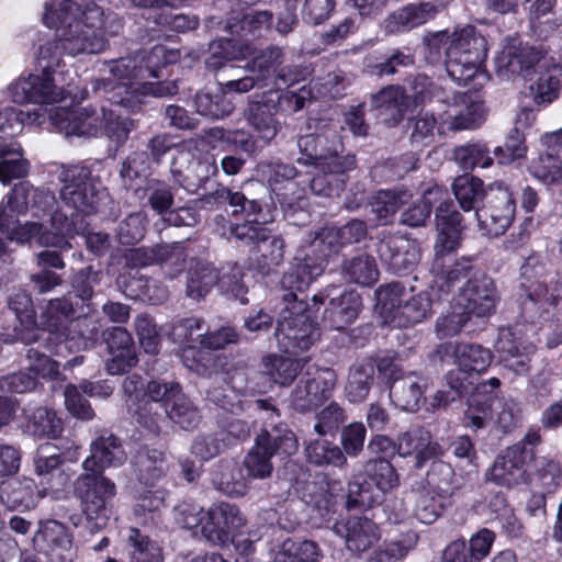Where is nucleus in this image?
I'll return each instance as SVG.
<instances>
[{"label": "nucleus", "instance_id": "f257e3e1", "mask_svg": "<svg viewBox=\"0 0 562 562\" xmlns=\"http://www.w3.org/2000/svg\"><path fill=\"white\" fill-rule=\"evenodd\" d=\"M42 19L45 25L56 29L64 50L71 56L99 54L106 47L105 38L97 33L103 11L93 1H47Z\"/></svg>", "mask_w": 562, "mask_h": 562}, {"label": "nucleus", "instance_id": "f03ea898", "mask_svg": "<svg viewBox=\"0 0 562 562\" xmlns=\"http://www.w3.org/2000/svg\"><path fill=\"white\" fill-rule=\"evenodd\" d=\"M178 54L157 45L149 52L139 50L133 55L121 57L106 63L110 77L103 80V90L112 105L127 112H136L142 108L139 99L145 80L159 78L160 66L173 63Z\"/></svg>", "mask_w": 562, "mask_h": 562}, {"label": "nucleus", "instance_id": "7ed1b4c3", "mask_svg": "<svg viewBox=\"0 0 562 562\" xmlns=\"http://www.w3.org/2000/svg\"><path fill=\"white\" fill-rule=\"evenodd\" d=\"M256 405L269 416L265 428L256 437L255 446L246 454L243 465L248 477L265 480L273 471L271 458L277 453L291 456L297 449V440L284 424L274 423L279 412L268 400H257Z\"/></svg>", "mask_w": 562, "mask_h": 562}, {"label": "nucleus", "instance_id": "20e7f679", "mask_svg": "<svg viewBox=\"0 0 562 562\" xmlns=\"http://www.w3.org/2000/svg\"><path fill=\"white\" fill-rule=\"evenodd\" d=\"M487 57V41L468 25L451 34L450 44L446 48V70L449 77L460 86L474 79H486L483 70Z\"/></svg>", "mask_w": 562, "mask_h": 562}, {"label": "nucleus", "instance_id": "39448f33", "mask_svg": "<svg viewBox=\"0 0 562 562\" xmlns=\"http://www.w3.org/2000/svg\"><path fill=\"white\" fill-rule=\"evenodd\" d=\"M273 218L270 210L263 211L260 207L244 223L231 227L233 237L246 244L256 245L250 259L262 274L270 273L284 260L285 243L283 238L272 235L271 231L266 227Z\"/></svg>", "mask_w": 562, "mask_h": 562}, {"label": "nucleus", "instance_id": "423d86ee", "mask_svg": "<svg viewBox=\"0 0 562 562\" xmlns=\"http://www.w3.org/2000/svg\"><path fill=\"white\" fill-rule=\"evenodd\" d=\"M274 336L279 349L292 356L308 350L318 341L321 331L312 319L308 304L295 303L294 306L282 307L277 318Z\"/></svg>", "mask_w": 562, "mask_h": 562}, {"label": "nucleus", "instance_id": "0eeeda50", "mask_svg": "<svg viewBox=\"0 0 562 562\" xmlns=\"http://www.w3.org/2000/svg\"><path fill=\"white\" fill-rule=\"evenodd\" d=\"M363 473L369 481H361L360 475H355L348 484L346 507L349 510L368 508L376 502L372 486L381 492H387L398 485V474L386 458L369 459L363 465Z\"/></svg>", "mask_w": 562, "mask_h": 562}, {"label": "nucleus", "instance_id": "6e6552de", "mask_svg": "<svg viewBox=\"0 0 562 562\" xmlns=\"http://www.w3.org/2000/svg\"><path fill=\"white\" fill-rule=\"evenodd\" d=\"M75 493L81 501L87 520L97 530L106 526L111 515V502L116 485L109 477L98 473H82L75 481Z\"/></svg>", "mask_w": 562, "mask_h": 562}, {"label": "nucleus", "instance_id": "1a4fd4ad", "mask_svg": "<svg viewBox=\"0 0 562 562\" xmlns=\"http://www.w3.org/2000/svg\"><path fill=\"white\" fill-rule=\"evenodd\" d=\"M60 181L59 199L71 215L85 217L98 211L101 192L89 168L70 166L61 171Z\"/></svg>", "mask_w": 562, "mask_h": 562}, {"label": "nucleus", "instance_id": "9d476101", "mask_svg": "<svg viewBox=\"0 0 562 562\" xmlns=\"http://www.w3.org/2000/svg\"><path fill=\"white\" fill-rule=\"evenodd\" d=\"M515 210V200L508 188L501 182L491 184L483 205L475 212L479 229L490 237L503 235L514 220Z\"/></svg>", "mask_w": 562, "mask_h": 562}, {"label": "nucleus", "instance_id": "9b49d317", "mask_svg": "<svg viewBox=\"0 0 562 562\" xmlns=\"http://www.w3.org/2000/svg\"><path fill=\"white\" fill-rule=\"evenodd\" d=\"M285 58L284 49L277 45H269L257 52L252 59L245 64L244 77L225 82L226 91L246 93L252 89H263L272 79L277 80V72Z\"/></svg>", "mask_w": 562, "mask_h": 562}, {"label": "nucleus", "instance_id": "f8f14e48", "mask_svg": "<svg viewBox=\"0 0 562 562\" xmlns=\"http://www.w3.org/2000/svg\"><path fill=\"white\" fill-rule=\"evenodd\" d=\"M547 57L541 49L517 40L507 41L495 57L496 72L504 79L528 78L541 67H546Z\"/></svg>", "mask_w": 562, "mask_h": 562}, {"label": "nucleus", "instance_id": "ddd939ff", "mask_svg": "<svg viewBox=\"0 0 562 562\" xmlns=\"http://www.w3.org/2000/svg\"><path fill=\"white\" fill-rule=\"evenodd\" d=\"M80 215H71L63 211H55L50 215V225L54 232L47 231L43 224L30 222L16 227L10 235L11 240L21 244L36 240L40 245L46 247L67 248L69 245L64 239V234H79L81 227L77 228L76 217Z\"/></svg>", "mask_w": 562, "mask_h": 562}, {"label": "nucleus", "instance_id": "4468645a", "mask_svg": "<svg viewBox=\"0 0 562 562\" xmlns=\"http://www.w3.org/2000/svg\"><path fill=\"white\" fill-rule=\"evenodd\" d=\"M535 456L531 448L514 445L498 454L485 473V481L507 488L527 481L526 464Z\"/></svg>", "mask_w": 562, "mask_h": 562}, {"label": "nucleus", "instance_id": "2eb2a0df", "mask_svg": "<svg viewBox=\"0 0 562 562\" xmlns=\"http://www.w3.org/2000/svg\"><path fill=\"white\" fill-rule=\"evenodd\" d=\"M495 350L498 352L504 368L515 375H526L531 368V356L536 346L528 341L520 330L513 327L501 328L495 342Z\"/></svg>", "mask_w": 562, "mask_h": 562}, {"label": "nucleus", "instance_id": "dca6fc26", "mask_svg": "<svg viewBox=\"0 0 562 562\" xmlns=\"http://www.w3.org/2000/svg\"><path fill=\"white\" fill-rule=\"evenodd\" d=\"M324 271V258L313 259L308 255L291 267L280 281L283 307L295 303H307L304 292L310 284Z\"/></svg>", "mask_w": 562, "mask_h": 562}, {"label": "nucleus", "instance_id": "f3484780", "mask_svg": "<svg viewBox=\"0 0 562 562\" xmlns=\"http://www.w3.org/2000/svg\"><path fill=\"white\" fill-rule=\"evenodd\" d=\"M7 93L16 104H48L64 98L63 90L57 88L53 78L44 72L18 78L8 86Z\"/></svg>", "mask_w": 562, "mask_h": 562}, {"label": "nucleus", "instance_id": "a211bd4d", "mask_svg": "<svg viewBox=\"0 0 562 562\" xmlns=\"http://www.w3.org/2000/svg\"><path fill=\"white\" fill-rule=\"evenodd\" d=\"M382 265L394 274L412 271L420 260V249L415 240L400 235L383 236L376 245Z\"/></svg>", "mask_w": 562, "mask_h": 562}, {"label": "nucleus", "instance_id": "6ab92c4d", "mask_svg": "<svg viewBox=\"0 0 562 562\" xmlns=\"http://www.w3.org/2000/svg\"><path fill=\"white\" fill-rule=\"evenodd\" d=\"M497 301L494 281L486 274H475L461 288L457 302L471 317L485 318L493 314Z\"/></svg>", "mask_w": 562, "mask_h": 562}, {"label": "nucleus", "instance_id": "aec40b11", "mask_svg": "<svg viewBox=\"0 0 562 562\" xmlns=\"http://www.w3.org/2000/svg\"><path fill=\"white\" fill-rule=\"evenodd\" d=\"M49 121L66 136H97L102 131V113L93 108H57L49 113Z\"/></svg>", "mask_w": 562, "mask_h": 562}, {"label": "nucleus", "instance_id": "412c9836", "mask_svg": "<svg viewBox=\"0 0 562 562\" xmlns=\"http://www.w3.org/2000/svg\"><path fill=\"white\" fill-rule=\"evenodd\" d=\"M333 531L344 539L348 551L361 554L381 539V530L376 522L366 516H351L334 524Z\"/></svg>", "mask_w": 562, "mask_h": 562}, {"label": "nucleus", "instance_id": "4be33fe9", "mask_svg": "<svg viewBox=\"0 0 562 562\" xmlns=\"http://www.w3.org/2000/svg\"><path fill=\"white\" fill-rule=\"evenodd\" d=\"M246 520L236 505L218 503L207 512V520L202 527V532L213 544L227 543L237 529L245 525Z\"/></svg>", "mask_w": 562, "mask_h": 562}, {"label": "nucleus", "instance_id": "5701e85b", "mask_svg": "<svg viewBox=\"0 0 562 562\" xmlns=\"http://www.w3.org/2000/svg\"><path fill=\"white\" fill-rule=\"evenodd\" d=\"M45 119V110L40 106L31 111H18L5 108L0 111V158L20 155L21 146L13 138L21 133L24 123L41 125Z\"/></svg>", "mask_w": 562, "mask_h": 562}, {"label": "nucleus", "instance_id": "b1692460", "mask_svg": "<svg viewBox=\"0 0 562 562\" xmlns=\"http://www.w3.org/2000/svg\"><path fill=\"white\" fill-rule=\"evenodd\" d=\"M127 460L121 440L113 434L103 431L90 443V454L82 462L87 473L103 474L108 468L121 467Z\"/></svg>", "mask_w": 562, "mask_h": 562}, {"label": "nucleus", "instance_id": "393cba45", "mask_svg": "<svg viewBox=\"0 0 562 562\" xmlns=\"http://www.w3.org/2000/svg\"><path fill=\"white\" fill-rule=\"evenodd\" d=\"M277 112L278 101L274 100L270 91L250 100L245 110L248 124L266 143L273 139L280 130V124L276 119Z\"/></svg>", "mask_w": 562, "mask_h": 562}, {"label": "nucleus", "instance_id": "a878e982", "mask_svg": "<svg viewBox=\"0 0 562 562\" xmlns=\"http://www.w3.org/2000/svg\"><path fill=\"white\" fill-rule=\"evenodd\" d=\"M463 217L450 201L441 202L435 213L438 232L435 244L436 251H456L461 243Z\"/></svg>", "mask_w": 562, "mask_h": 562}, {"label": "nucleus", "instance_id": "bb28decb", "mask_svg": "<svg viewBox=\"0 0 562 562\" xmlns=\"http://www.w3.org/2000/svg\"><path fill=\"white\" fill-rule=\"evenodd\" d=\"M356 167L355 158H340L333 166H316V175L310 181V189L315 195L336 196L344 190L348 171Z\"/></svg>", "mask_w": 562, "mask_h": 562}, {"label": "nucleus", "instance_id": "cd10ccee", "mask_svg": "<svg viewBox=\"0 0 562 562\" xmlns=\"http://www.w3.org/2000/svg\"><path fill=\"white\" fill-rule=\"evenodd\" d=\"M412 103L411 97L400 86H389L372 95V106L378 116L390 127L398 125Z\"/></svg>", "mask_w": 562, "mask_h": 562}, {"label": "nucleus", "instance_id": "c85d7f7f", "mask_svg": "<svg viewBox=\"0 0 562 562\" xmlns=\"http://www.w3.org/2000/svg\"><path fill=\"white\" fill-rule=\"evenodd\" d=\"M397 453L402 457L415 453L416 467L422 468L428 459L441 456L443 449L438 442L432 441L428 430L416 426L409 428L398 437Z\"/></svg>", "mask_w": 562, "mask_h": 562}, {"label": "nucleus", "instance_id": "c756f323", "mask_svg": "<svg viewBox=\"0 0 562 562\" xmlns=\"http://www.w3.org/2000/svg\"><path fill=\"white\" fill-rule=\"evenodd\" d=\"M437 352L439 355L453 353L456 363L464 372H474L481 374L491 366L493 355L490 349L477 345L468 342H446L438 346Z\"/></svg>", "mask_w": 562, "mask_h": 562}, {"label": "nucleus", "instance_id": "7c9ffc66", "mask_svg": "<svg viewBox=\"0 0 562 562\" xmlns=\"http://www.w3.org/2000/svg\"><path fill=\"white\" fill-rule=\"evenodd\" d=\"M437 14V9L430 2L409 3L402 7L383 21V29L387 34H398L411 31Z\"/></svg>", "mask_w": 562, "mask_h": 562}, {"label": "nucleus", "instance_id": "2f4dec72", "mask_svg": "<svg viewBox=\"0 0 562 562\" xmlns=\"http://www.w3.org/2000/svg\"><path fill=\"white\" fill-rule=\"evenodd\" d=\"M439 128L449 131H462L475 128L484 120L483 104L480 102L468 101L460 97L453 104H449L440 115Z\"/></svg>", "mask_w": 562, "mask_h": 562}, {"label": "nucleus", "instance_id": "473e14b6", "mask_svg": "<svg viewBox=\"0 0 562 562\" xmlns=\"http://www.w3.org/2000/svg\"><path fill=\"white\" fill-rule=\"evenodd\" d=\"M361 306V297L356 291H345L330 300L325 308L323 322L330 329H344L356 321Z\"/></svg>", "mask_w": 562, "mask_h": 562}, {"label": "nucleus", "instance_id": "72a5a7b5", "mask_svg": "<svg viewBox=\"0 0 562 562\" xmlns=\"http://www.w3.org/2000/svg\"><path fill=\"white\" fill-rule=\"evenodd\" d=\"M426 380L415 372H409L392 382L390 397L401 409L415 412L423 401Z\"/></svg>", "mask_w": 562, "mask_h": 562}, {"label": "nucleus", "instance_id": "f704fd0d", "mask_svg": "<svg viewBox=\"0 0 562 562\" xmlns=\"http://www.w3.org/2000/svg\"><path fill=\"white\" fill-rule=\"evenodd\" d=\"M200 202L210 207H221L227 204L232 209L233 215L241 214L245 220H248L261 207L257 200H249L244 193L232 191L224 186H217L215 190L204 194Z\"/></svg>", "mask_w": 562, "mask_h": 562}, {"label": "nucleus", "instance_id": "c9c22d12", "mask_svg": "<svg viewBox=\"0 0 562 562\" xmlns=\"http://www.w3.org/2000/svg\"><path fill=\"white\" fill-rule=\"evenodd\" d=\"M133 464L138 481L149 486L164 479L169 470L165 452L147 447L137 451Z\"/></svg>", "mask_w": 562, "mask_h": 562}, {"label": "nucleus", "instance_id": "e433bc0d", "mask_svg": "<svg viewBox=\"0 0 562 562\" xmlns=\"http://www.w3.org/2000/svg\"><path fill=\"white\" fill-rule=\"evenodd\" d=\"M33 543L45 554L56 550L67 551L71 548L72 536L64 524L55 519H47L38 522Z\"/></svg>", "mask_w": 562, "mask_h": 562}, {"label": "nucleus", "instance_id": "4c0bfd02", "mask_svg": "<svg viewBox=\"0 0 562 562\" xmlns=\"http://www.w3.org/2000/svg\"><path fill=\"white\" fill-rule=\"evenodd\" d=\"M220 283V272L210 262L192 260L187 274L186 294L192 300H201Z\"/></svg>", "mask_w": 562, "mask_h": 562}, {"label": "nucleus", "instance_id": "58836bf2", "mask_svg": "<svg viewBox=\"0 0 562 562\" xmlns=\"http://www.w3.org/2000/svg\"><path fill=\"white\" fill-rule=\"evenodd\" d=\"M0 503L10 510L31 509L36 504V486L30 479L0 482Z\"/></svg>", "mask_w": 562, "mask_h": 562}, {"label": "nucleus", "instance_id": "ea45409f", "mask_svg": "<svg viewBox=\"0 0 562 562\" xmlns=\"http://www.w3.org/2000/svg\"><path fill=\"white\" fill-rule=\"evenodd\" d=\"M375 367L371 359L357 361L349 369L346 396L351 403L363 402L373 385Z\"/></svg>", "mask_w": 562, "mask_h": 562}, {"label": "nucleus", "instance_id": "a19ab883", "mask_svg": "<svg viewBox=\"0 0 562 562\" xmlns=\"http://www.w3.org/2000/svg\"><path fill=\"white\" fill-rule=\"evenodd\" d=\"M102 329V323L92 314L72 319L65 328V339L70 348L89 349L94 346Z\"/></svg>", "mask_w": 562, "mask_h": 562}, {"label": "nucleus", "instance_id": "79ce46f5", "mask_svg": "<svg viewBox=\"0 0 562 562\" xmlns=\"http://www.w3.org/2000/svg\"><path fill=\"white\" fill-rule=\"evenodd\" d=\"M305 456L308 463L315 467H334L342 470L348 465L340 446L324 438L310 440L305 446Z\"/></svg>", "mask_w": 562, "mask_h": 562}, {"label": "nucleus", "instance_id": "37998d69", "mask_svg": "<svg viewBox=\"0 0 562 562\" xmlns=\"http://www.w3.org/2000/svg\"><path fill=\"white\" fill-rule=\"evenodd\" d=\"M44 335L45 333H42L41 336L34 335L32 337L30 342L36 344V346H31L27 349L26 360L29 362V370L33 373L32 375L52 380L59 374V364L41 349L42 345H45L46 350H52V346L47 345L50 340L49 334L47 337H44Z\"/></svg>", "mask_w": 562, "mask_h": 562}, {"label": "nucleus", "instance_id": "c03bdc74", "mask_svg": "<svg viewBox=\"0 0 562 562\" xmlns=\"http://www.w3.org/2000/svg\"><path fill=\"white\" fill-rule=\"evenodd\" d=\"M431 315V297L427 291L411 294L391 319L398 327L422 323Z\"/></svg>", "mask_w": 562, "mask_h": 562}, {"label": "nucleus", "instance_id": "a18cd8bd", "mask_svg": "<svg viewBox=\"0 0 562 562\" xmlns=\"http://www.w3.org/2000/svg\"><path fill=\"white\" fill-rule=\"evenodd\" d=\"M211 483L215 490L231 497H241L247 492V485L240 472L229 461L222 460L213 467Z\"/></svg>", "mask_w": 562, "mask_h": 562}, {"label": "nucleus", "instance_id": "49530a36", "mask_svg": "<svg viewBox=\"0 0 562 562\" xmlns=\"http://www.w3.org/2000/svg\"><path fill=\"white\" fill-rule=\"evenodd\" d=\"M341 276L347 282L371 286L379 279V270L372 256L360 254L344 260Z\"/></svg>", "mask_w": 562, "mask_h": 562}, {"label": "nucleus", "instance_id": "de8ad7c7", "mask_svg": "<svg viewBox=\"0 0 562 562\" xmlns=\"http://www.w3.org/2000/svg\"><path fill=\"white\" fill-rule=\"evenodd\" d=\"M25 431L38 438H58L63 430V423L56 413L47 407H36L25 412Z\"/></svg>", "mask_w": 562, "mask_h": 562}, {"label": "nucleus", "instance_id": "09e8293b", "mask_svg": "<svg viewBox=\"0 0 562 562\" xmlns=\"http://www.w3.org/2000/svg\"><path fill=\"white\" fill-rule=\"evenodd\" d=\"M537 80L530 85V93L536 104L546 105L553 102L560 92L561 68L558 65H550L547 60L546 67L538 69Z\"/></svg>", "mask_w": 562, "mask_h": 562}, {"label": "nucleus", "instance_id": "8fccbe9b", "mask_svg": "<svg viewBox=\"0 0 562 562\" xmlns=\"http://www.w3.org/2000/svg\"><path fill=\"white\" fill-rule=\"evenodd\" d=\"M452 191L464 212L479 209L477 203L485 201L487 189L480 178L470 175L457 177L452 182Z\"/></svg>", "mask_w": 562, "mask_h": 562}, {"label": "nucleus", "instance_id": "3c124183", "mask_svg": "<svg viewBox=\"0 0 562 562\" xmlns=\"http://www.w3.org/2000/svg\"><path fill=\"white\" fill-rule=\"evenodd\" d=\"M302 368L301 360L290 357L269 355L262 359L263 373L280 385H290Z\"/></svg>", "mask_w": 562, "mask_h": 562}, {"label": "nucleus", "instance_id": "603ef678", "mask_svg": "<svg viewBox=\"0 0 562 562\" xmlns=\"http://www.w3.org/2000/svg\"><path fill=\"white\" fill-rule=\"evenodd\" d=\"M167 416L182 429L195 428L201 422V415L195 404L180 389L165 408Z\"/></svg>", "mask_w": 562, "mask_h": 562}, {"label": "nucleus", "instance_id": "864d4df0", "mask_svg": "<svg viewBox=\"0 0 562 562\" xmlns=\"http://www.w3.org/2000/svg\"><path fill=\"white\" fill-rule=\"evenodd\" d=\"M454 251H436L432 261V270L451 286L462 278L468 277L472 269L469 258L456 260L452 257Z\"/></svg>", "mask_w": 562, "mask_h": 562}, {"label": "nucleus", "instance_id": "5fc2aeb1", "mask_svg": "<svg viewBox=\"0 0 562 562\" xmlns=\"http://www.w3.org/2000/svg\"><path fill=\"white\" fill-rule=\"evenodd\" d=\"M445 194V191L434 186L427 189L420 201L411 205L401 214V223L409 227L424 226L429 218L432 205L439 202Z\"/></svg>", "mask_w": 562, "mask_h": 562}, {"label": "nucleus", "instance_id": "6e6d98bb", "mask_svg": "<svg viewBox=\"0 0 562 562\" xmlns=\"http://www.w3.org/2000/svg\"><path fill=\"white\" fill-rule=\"evenodd\" d=\"M427 484L440 498H449L461 488L452 467L443 461L431 463L427 472Z\"/></svg>", "mask_w": 562, "mask_h": 562}, {"label": "nucleus", "instance_id": "4d7b16f0", "mask_svg": "<svg viewBox=\"0 0 562 562\" xmlns=\"http://www.w3.org/2000/svg\"><path fill=\"white\" fill-rule=\"evenodd\" d=\"M127 542L130 562H164L160 547L139 529H130Z\"/></svg>", "mask_w": 562, "mask_h": 562}, {"label": "nucleus", "instance_id": "13d9d810", "mask_svg": "<svg viewBox=\"0 0 562 562\" xmlns=\"http://www.w3.org/2000/svg\"><path fill=\"white\" fill-rule=\"evenodd\" d=\"M224 83L220 82L221 91L215 94L198 93L195 95V109L199 114L211 119H222L233 112L234 104L226 97V93L231 91L224 89Z\"/></svg>", "mask_w": 562, "mask_h": 562}, {"label": "nucleus", "instance_id": "bf43d9fd", "mask_svg": "<svg viewBox=\"0 0 562 562\" xmlns=\"http://www.w3.org/2000/svg\"><path fill=\"white\" fill-rule=\"evenodd\" d=\"M319 548L316 542L286 539L276 552L273 562H317Z\"/></svg>", "mask_w": 562, "mask_h": 562}, {"label": "nucleus", "instance_id": "052dcab7", "mask_svg": "<svg viewBox=\"0 0 562 562\" xmlns=\"http://www.w3.org/2000/svg\"><path fill=\"white\" fill-rule=\"evenodd\" d=\"M257 173L269 184L274 194L282 190L278 188L280 184L293 183L292 180L297 176V170L293 165L280 160H263L257 165Z\"/></svg>", "mask_w": 562, "mask_h": 562}, {"label": "nucleus", "instance_id": "680f3d73", "mask_svg": "<svg viewBox=\"0 0 562 562\" xmlns=\"http://www.w3.org/2000/svg\"><path fill=\"white\" fill-rule=\"evenodd\" d=\"M188 257L184 243L157 245V263L165 268L170 279L177 278L183 271Z\"/></svg>", "mask_w": 562, "mask_h": 562}, {"label": "nucleus", "instance_id": "e2e57ef3", "mask_svg": "<svg viewBox=\"0 0 562 562\" xmlns=\"http://www.w3.org/2000/svg\"><path fill=\"white\" fill-rule=\"evenodd\" d=\"M453 159L465 171L476 167L488 168L493 164L487 146L481 143L467 144L454 148Z\"/></svg>", "mask_w": 562, "mask_h": 562}, {"label": "nucleus", "instance_id": "0e129e2a", "mask_svg": "<svg viewBox=\"0 0 562 562\" xmlns=\"http://www.w3.org/2000/svg\"><path fill=\"white\" fill-rule=\"evenodd\" d=\"M302 379L315 393V397L319 400L321 405L331 396L337 383V374L330 368H314V370L310 368L303 373Z\"/></svg>", "mask_w": 562, "mask_h": 562}, {"label": "nucleus", "instance_id": "69168bd1", "mask_svg": "<svg viewBox=\"0 0 562 562\" xmlns=\"http://www.w3.org/2000/svg\"><path fill=\"white\" fill-rule=\"evenodd\" d=\"M529 169L535 178L546 184L562 182V158L550 150L539 154Z\"/></svg>", "mask_w": 562, "mask_h": 562}, {"label": "nucleus", "instance_id": "338daca9", "mask_svg": "<svg viewBox=\"0 0 562 562\" xmlns=\"http://www.w3.org/2000/svg\"><path fill=\"white\" fill-rule=\"evenodd\" d=\"M102 125L104 135L117 147L125 144L131 132L135 128L134 120L104 109H102Z\"/></svg>", "mask_w": 562, "mask_h": 562}, {"label": "nucleus", "instance_id": "774afa93", "mask_svg": "<svg viewBox=\"0 0 562 562\" xmlns=\"http://www.w3.org/2000/svg\"><path fill=\"white\" fill-rule=\"evenodd\" d=\"M432 491H420L415 495L414 515L423 524L435 522L443 512L445 502Z\"/></svg>", "mask_w": 562, "mask_h": 562}]
</instances>
